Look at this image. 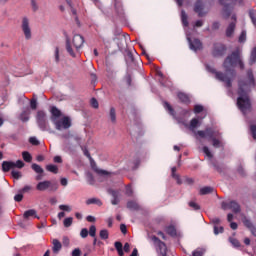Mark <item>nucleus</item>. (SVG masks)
Returning <instances> with one entry per match:
<instances>
[{"label": "nucleus", "mask_w": 256, "mask_h": 256, "mask_svg": "<svg viewBox=\"0 0 256 256\" xmlns=\"http://www.w3.org/2000/svg\"><path fill=\"white\" fill-rule=\"evenodd\" d=\"M237 66L240 67L242 71L245 69V63L243 62L239 48L234 50L231 55H228L224 60L223 68L225 69V73L216 71L215 68L211 66H206V69L210 73H214L217 81H221V83H224L225 87L231 89V87H233V81H235V77H237V71L234 69Z\"/></svg>", "instance_id": "1"}, {"label": "nucleus", "mask_w": 256, "mask_h": 256, "mask_svg": "<svg viewBox=\"0 0 256 256\" xmlns=\"http://www.w3.org/2000/svg\"><path fill=\"white\" fill-rule=\"evenodd\" d=\"M255 87V77L253 70L247 71V78L238 82V99L237 105L243 115L251 113V100H249V91Z\"/></svg>", "instance_id": "2"}, {"label": "nucleus", "mask_w": 256, "mask_h": 256, "mask_svg": "<svg viewBox=\"0 0 256 256\" xmlns=\"http://www.w3.org/2000/svg\"><path fill=\"white\" fill-rule=\"evenodd\" d=\"M195 135L201 137V139L209 138L212 141V146L215 149H221L225 146L223 143V137H221V133L219 131L214 130L213 128H206L205 131L199 130L195 132Z\"/></svg>", "instance_id": "3"}, {"label": "nucleus", "mask_w": 256, "mask_h": 256, "mask_svg": "<svg viewBox=\"0 0 256 256\" xmlns=\"http://www.w3.org/2000/svg\"><path fill=\"white\" fill-rule=\"evenodd\" d=\"M85 38L80 34H75L72 41L69 37H66V51L70 57H77V53L83 48Z\"/></svg>", "instance_id": "4"}, {"label": "nucleus", "mask_w": 256, "mask_h": 256, "mask_svg": "<svg viewBox=\"0 0 256 256\" xmlns=\"http://www.w3.org/2000/svg\"><path fill=\"white\" fill-rule=\"evenodd\" d=\"M36 123L41 131H48V133H55V130L49 126L47 120V113L43 110H39L36 115Z\"/></svg>", "instance_id": "5"}, {"label": "nucleus", "mask_w": 256, "mask_h": 256, "mask_svg": "<svg viewBox=\"0 0 256 256\" xmlns=\"http://www.w3.org/2000/svg\"><path fill=\"white\" fill-rule=\"evenodd\" d=\"M52 123L57 131H64L65 129H69L71 127V118L68 116H63L57 120L53 119Z\"/></svg>", "instance_id": "6"}, {"label": "nucleus", "mask_w": 256, "mask_h": 256, "mask_svg": "<svg viewBox=\"0 0 256 256\" xmlns=\"http://www.w3.org/2000/svg\"><path fill=\"white\" fill-rule=\"evenodd\" d=\"M235 1L237 0H219L220 5L223 6L222 17H224V19H229V17H231V13L233 11V7L231 5L234 4Z\"/></svg>", "instance_id": "7"}, {"label": "nucleus", "mask_w": 256, "mask_h": 256, "mask_svg": "<svg viewBox=\"0 0 256 256\" xmlns=\"http://www.w3.org/2000/svg\"><path fill=\"white\" fill-rule=\"evenodd\" d=\"M21 29L26 41L31 40L33 37V33L31 32V22L29 21V18H22Z\"/></svg>", "instance_id": "8"}, {"label": "nucleus", "mask_w": 256, "mask_h": 256, "mask_svg": "<svg viewBox=\"0 0 256 256\" xmlns=\"http://www.w3.org/2000/svg\"><path fill=\"white\" fill-rule=\"evenodd\" d=\"M15 167L17 169H23V167H25V163L21 160H18L16 162L4 161L2 163V170L4 171V173H7L8 171H11V169H15Z\"/></svg>", "instance_id": "9"}, {"label": "nucleus", "mask_w": 256, "mask_h": 256, "mask_svg": "<svg viewBox=\"0 0 256 256\" xmlns=\"http://www.w3.org/2000/svg\"><path fill=\"white\" fill-rule=\"evenodd\" d=\"M37 191H47V189H50V191H57L59 189V184L57 183H52L49 180H45L42 182H39L36 185Z\"/></svg>", "instance_id": "10"}, {"label": "nucleus", "mask_w": 256, "mask_h": 256, "mask_svg": "<svg viewBox=\"0 0 256 256\" xmlns=\"http://www.w3.org/2000/svg\"><path fill=\"white\" fill-rule=\"evenodd\" d=\"M149 239L158 247L161 256H167V246L157 236H150Z\"/></svg>", "instance_id": "11"}, {"label": "nucleus", "mask_w": 256, "mask_h": 256, "mask_svg": "<svg viewBox=\"0 0 256 256\" xmlns=\"http://www.w3.org/2000/svg\"><path fill=\"white\" fill-rule=\"evenodd\" d=\"M226 51H227V48L225 47V45L221 43H215L213 45L212 55L213 57H223Z\"/></svg>", "instance_id": "12"}, {"label": "nucleus", "mask_w": 256, "mask_h": 256, "mask_svg": "<svg viewBox=\"0 0 256 256\" xmlns=\"http://www.w3.org/2000/svg\"><path fill=\"white\" fill-rule=\"evenodd\" d=\"M194 11L198 14V17H205L209 13V9H205L203 1L198 0L194 5Z\"/></svg>", "instance_id": "13"}, {"label": "nucleus", "mask_w": 256, "mask_h": 256, "mask_svg": "<svg viewBox=\"0 0 256 256\" xmlns=\"http://www.w3.org/2000/svg\"><path fill=\"white\" fill-rule=\"evenodd\" d=\"M223 209H231L233 213H241V205L237 201H230L229 203H222Z\"/></svg>", "instance_id": "14"}, {"label": "nucleus", "mask_w": 256, "mask_h": 256, "mask_svg": "<svg viewBox=\"0 0 256 256\" xmlns=\"http://www.w3.org/2000/svg\"><path fill=\"white\" fill-rule=\"evenodd\" d=\"M187 41L190 45L191 51H201V49H203V44L201 43V40L197 38L191 40L190 37H187Z\"/></svg>", "instance_id": "15"}, {"label": "nucleus", "mask_w": 256, "mask_h": 256, "mask_svg": "<svg viewBox=\"0 0 256 256\" xmlns=\"http://www.w3.org/2000/svg\"><path fill=\"white\" fill-rule=\"evenodd\" d=\"M232 22L228 25L226 29V37H233V33H235V25L237 23V17L235 14L232 15L231 17Z\"/></svg>", "instance_id": "16"}, {"label": "nucleus", "mask_w": 256, "mask_h": 256, "mask_svg": "<svg viewBox=\"0 0 256 256\" xmlns=\"http://www.w3.org/2000/svg\"><path fill=\"white\" fill-rule=\"evenodd\" d=\"M31 115V109L29 107H26L22 110L20 115L18 116V119L22 121V123H27L29 121Z\"/></svg>", "instance_id": "17"}, {"label": "nucleus", "mask_w": 256, "mask_h": 256, "mask_svg": "<svg viewBox=\"0 0 256 256\" xmlns=\"http://www.w3.org/2000/svg\"><path fill=\"white\" fill-rule=\"evenodd\" d=\"M50 121L53 122V119H55L57 121V119H60L61 117H63V113H61V110L57 109V107L52 106L50 109Z\"/></svg>", "instance_id": "18"}, {"label": "nucleus", "mask_w": 256, "mask_h": 256, "mask_svg": "<svg viewBox=\"0 0 256 256\" xmlns=\"http://www.w3.org/2000/svg\"><path fill=\"white\" fill-rule=\"evenodd\" d=\"M52 245H53L52 251H53V253H55V255H57L59 253V251H61V249H63V245L57 239L52 240Z\"/></svg>", "instance_id": "19"}, {"label": "nucleus", "mask_w": 256, "mask_h": 256, "mask_svg": "<svg viewBox=\"0 0 256 256\" xmlns=\"http://www.w3.org/2000/svg\"><path fill=\"white\" fill-rule=\"evenodd\" d=\"M108 193L113 197L111 201L112 205H119V192L113 189H109Z\"/></svg>", "instance_id": "20"}, {"label": "nucleus", "mask_w": 256, "mask_h": 256, "mask_svg": "<svg viewBox=\"0 0 256 256\" xmlns=\"http://www.w3.org/2000/svg\"><path fill=\"white\" fill-rule=\"evenodd\" d=\"M23 217L24 219H29V217H35V219H39V216H37V210L35 209L25 211Z\"/></svg>", "instance_id": "21"}, {"label": "nucleus", "mask_w": 256, "mask_h": 256, "mask_svg": "<svg viewBox=\"0 0 256 256\" xmlns=\"http://www.w3.org/2000/svg\"><path fill=\"white\" fill-rule=\"evenodd\" d=\"M86 205H98V207H101V205H103V202H101V199L99 198H89L86 201Z\"/></svg>", "instance_id": "22"}, {"label": "nucleus", "mask_w": 256, "mask_h": 256, "mask_svg": "<svg viewBox=\"0 0 256 256\" xmlns=\"http://www.w3.org/2000/svg\"><path fill=\"white\" fill-rule=\"evenodd\" d=\"M213 191H215L213 187L205 186L200 189L199 193L200 195H210V193H213Z\"/></svg>", "instance_id": "23"}, {"label": "nucleus", "mask_w": 256, "mask_h": 256, "mask_svg": "<svg viewBox=\"0 0 256 256\" xmlns=\"http://www.w3.org/2000/svg\"><path fill=\"white\" fill-rule=\"evenodd\" d=\"M177 167H172V177L175 179V181L178 183V185H181L183 183V180H181V176L176 173Z\"/></svg>", "instance_id": "24"}, {"label": "nucleus", "mask_w": 256, "mask_h": 256, "mask_svg": "<svg viewBox=\"0 0 256 256\" xmlns=\"http://www.w3.org/2000/svg\"><path fill=\"white\" fill-rule=\"evenodd\" d=\"M127 209H130V211H138L139 204L135 201H128L127 202Z\"/></svg>", "instance_id": "25"}, {"label": "nucleus", "mask_w": 256, "mask_h": 256, "mask_svg": "<svg viewBox=\"0 0 256 256\" xmlns=\"http://www.w3.org/2000/svg\"><path fill=\"white\" fill-rule=\"evenodd\" d=\"M199 119L194 118L190 121V126L189 129L190 131H193L195 133V129H197V127H199Z\"/></svg>", "instance_id": "26"}, {"label": "nucleus", "mask_w": 256, "mask_h": 256, "mask_svg": "<svg viewBox=\"0 0 256 256\" xmlns=\"http://www.w3.org/2000/svg\"><path fill=\"white\" fill-rule=\"evenodd\" d=\"M46 171H49L50 173H54L57 175L59 173V168L56 165L49 164L46 166Z\"/></svg>", "instance_id": "27"}, {"label": "nucleus", "mask_w": 256, "mask_h": 256, "mask_svg": "<svg viewBox=\"0 0 256 256\" xmlns=\"http://www.w3.org/2000/svg\"><path fill=\"white\" fill-rule=\"evenodd\" d=\"M109 117H110V121L112 123H116L117 122V113H116L114 107L110 108Z\"/></svg>", "instance_id": "28"}, {"label": "nucleus", "mask_w": 256, "mask_h": 256, "mask_svg": "<svg viewBox=\"0 0 256 256\" xmlns=\"http://www.w3.org/2000/svg\"><path fill=\"white\" fill-rule=\"evenodd\" d=\"M114 246L115 249L118 251L119 256L125 255V253L123 252V244L121 242H115Z\"/></svg>", "instance_id": "29"}, {"label": "nucleus", "mask_w": 256, "mask_h": 256, "mask_svg": "<svg viewBox=\"0 0 256 256\" xmlns=\"http://www.w3.org/2000/svg\"><path fill=\"white\" fill-rule=\"evenodd\" d=\"M23 160L26 161V163H31L33 161V156L27 151L22 152Z\"/></svg>", "instance_id": "30"}, {"label": "nucleus", "mask_w": 256, "mask_h": 256, "mask_svg": "<svg viewBox=\"0 0 256 256\" xmlns=\"http://www.w3.org/2000/svg\"><path fill=\"white\" fill-rule=\"evenodd\" d=\"M242 223L247 227L248 229H253V223H251V220H249L246 216L242 217Z\"/></svg>", "instance_id": "31"}, {"label": "nucleus", "mask_w": 256, "mask_h": 256, "mask_svg": "<svg viewBox=\"0 0 256 256\" xmlns=\"http://www.w3.org/2000/svg\"><path fill=\"white\" fill-rule=\"evenodd\" d=\"M255 63H256V47L251 51L249 65H255Z\"/></svg>", "instance_id": "32"}, {"label": "nucleus", "mask_w": 256, "mask_h": 256, "mask_svg": "<svg viewBox=\"0 0 256 256\" xmlns=\"http://www.w3.org/2000/svg\"><path fill=\"white\" fill-rule=\"evenodd\" d=\"M181 19L184 27H187L189 25V21H187V13H185V10L181 11Z\"/></svg>", "instance_id": "33"}, {"label": "nucleus", "mask_w": 256, "mask_h": 256, "mask_svg": "<svg viewBox=\"0 0 256 256\" xmlns=\"http://www.w3.org/2000/svg\"><path fill=\"white\" fill-rule=\"evenodd\" d=\"M178 99L182 103H189V96H187V94H185V93H178Z\"/></svg>", "instance_id": "34"}, {"label": "nucleus", "mask_w": 256, "mask_h": 256, "mask_svg": "<svg viewBox=\"0 0 256 256\" xmlns=\"http://www.w3.org/2000/svg\"><path fill=\"white\" fill-rule=\"evenodd\" d=\"M31 168L33 169V171H35V173L39 174V173H45V170H43V168L38 165V164H32Z\"/></svg>", "instance_id": "35"}, {"label": "nucleus", "mask_w": 256, "mask_h": 256, "mask_svg": "<svg viewBox=\"0 0 256 256\" xmlns=\"http://www.w3.org/2000/svg\"><path fill=\"white\" fill-rule=\"evenodd\" d=\"M166 233H168V235H171L172 237H175V235H177V230L175 229V227L169 226L166 229Z\"/></svg>", "instance_id": "36"}, {"label": "nucleus", "mask_w": 256, "mask_h": 256, "mask_svg": "<svg viewBox=\"0 0 256 256\" xmlns=\"http://www.w3.org/2000/svg\"><path fill=\"white\" fill-rule=\"evenodd\" d=\"M64 227H71L73 225V217L65 218L63 221Z\"/></svg>", "instance_id": "37"}, {"label": "nucleus", "mask_w": 256, "mask_h": 256, "mask_svg": "<svg viewBox=\"0 0 256 256\" xmlns=\"http://www.w3.org/2000/svg\"><path fill=\"white\" fill-rule=\"evenodd\" d=\"M100 238L103 240L109 239V231L107 229H103L100 231Z\"/></svg>", "instance_id": "38"}, {"label": "nucleus", "mask_w": 256, "mask_h": 256, "mask_svg": "<svg viewBox=\"0 0 256 256\" xmlns=\"http://www.w3.org/2000/svg\"><path fill=\"white\" fill-rule=\"evenodd\" d=\"M126 61L128 63H133V61H135V58L133 57V52L131 51L126 52Z\"/></svg>", "instance_id": "39"}, {"label": "nucleus", "mask_w": 256, "mask_h": 256, "mask_svg": "<svg viewBox=\"0 0 256 256\" xmlns=\"http://www.w3.org/2000/svg\"><path fill=\"white\" fill-rule=\"evenodd\" d=\"M249 15H250V19H251L253 25H255V27H256V11L250 10Z\"/></svg>", "instance_id": "40"}, {"label": "nucleus", "mask_w": 256, "mask_h": 256, "mask_svg": "<svg viewBox=\"0 0 256 256\" xmlns=\"http://www.w3.org/2000/svg\"><path fill=\"white\" fill-rule=\"evenodd\" d=\"M203 153H205V155H206L209 159H213V154L211 153V150H209V147L204 146V147H203Z\"/></svg>", "instance_id": "41"}, {"label": "nucleus", "mask_w": 256, "mask_h": 256, "mask_svg": "<svg viewBox=\"0 0 256 256\" xmlns=\"http://www.w3.org/2000/svg\"><path fill=\"white\" fill-rule=\"evenodd\" d=\"M204 253H205V249H203V248H198V249H196V250L192 253V256H203Z\"/></svg>", "instance_id": "42"}, {"label": "nucleus", "mask_w": 256, "mask_h": 256, "mask_svg": "<svg viewBox=\"0 0 256 256\" xmlns=\"http://www.w3.org/2000/svg\"><path fill=\"white\" fill-rule=\"evenodd\" d=\"M89 235L90 237H95V235H97V227H95V225L90 226Z\"/></svg>", "instance_id": "43"}, {"label": "nucleus", "mask_w": 256, "mask_h": 256, "mask_svg": "<svg viewBox=\"0 0 256 256\" xmlns=\"http://www.w3.org/2000/svg\"><path fill=\"white\" fill-rule=\"evenodd\" d=\"M86 177H87V179H88L89 185H94V183H95V178H93V174H91L90 172H88V173L86 174Z\"/></svg>", "instance_id": "44"}, {"label": "nucleus", "mask_w": 256, "mask_h": 256, "mask_svg": "<svg viewBox=\"0 0 256 256\" xmlns=\"http://www.w3.org/2000/svg\"><path fill=\"white\" fill-rule=\"evenodd\" d=\"M237 173L240 174L241 177H245L247 175L245 168H243L241 165L238 166Z\"/></svg>", "instance_id": "45"}, {"label": "nucleus", "mask_w": 256, "mask_h": 256, "mask_svg": "<svg viewBox=\"0 0 256 256\" xmlns=\"http://www.w3.org/2000/svg\"><path fill=\"white\" fill-rule=\"evenodd\" d=\"M164 107H166V109H168L170 115H172L173 117H175V110H173V107H171V105L169 103H165Z\"/></svg>", "instance_id": "46"}, {"label": "nucleus", "mask_w": 256, "mask_h": 256, "mask_svg": "<svg viewBox=\"0 0 256 256\" xmlns=\"http://www.w3.org/2000/svg\"><path fill=\"white\" fill-rule=\"evenodd\" d=\"M88 235H89V230H87V228H83L80 232V236L82 237V239H86Z\"/></svg>", "instance_id": "47"}, {"label": "nucleus", "mask_w": 256, "mask_h": 256, "mask_svg": "<svg viewBox=\"0 0 256 256\" xmlns=\"http://www.w3.org/2000/svg\"><path fill=\"white\" fill-rule=\"evenodd\" d=\"M247 39V32L242 31L240 37H239V43H245V40Z\"/></svg>", "instance_id": "48"}, {"label": "nucleus", "mask_w": 256, "mask_h": 256, "mask_svg": "<svg viewBox=\"0 0 256 256\" xmlns=\"http://www.w3.org/2000/svg\"><path fill=\"white\" fill-rule=\"evenodd\" d=\"M223 226L218 227L217 225L214 226V234L219 235V233H223Z\"/></svg>", "instance_id": "49"}, {"label": "nucleus", "mask_w": 256, "mask_h": 256, "mask_svg": "<svg viewBox=\"0 0 256 256\" xmlns=\"http://www.w3.org/2000/svg\"><path fill=\"white\" fill-rule=\"evenodd\" d=\"M59 209L61 211H67L68 213H71V206H69V205H60Z\"/></svg>", "instance_id": "50"}, {"label": "nucleus", "mask_w": 256, "mask_h": 256, "mask_svg": "<svg viewBox=\"0 0 256 256\" xmlns=\"http://www.w3.org/2000/svg\"><path fill=\"white\" fill-rule=\"evenodd\" d=\"M54 57H55V62H56V63H59V61H60L59 47H56V48H55Z\"/></svg>", "instance_id": "51"}, {"label": "nucleus", "mask_w": 256, "mask_h": 256, "mask_svg": "<svg viewBox=\"0 0 256 256\" xmlns=\"http://www.w3.org/2000/svg\"><path fill=\"white\" fill-rule=\"evenodd\" d=\"M11 173H12V177L14 179H21V177H22L21 172H19V171L13 170Z\"/></svg>", "instance_id": "52"}, {"label": "nucleus", "mask_w": 256, "mask_h": 256, "mask_svg": "<svg viewBox=\"0 0 256 256\" xmlns=\"http://www.w3.org/2000/svg\"><path fill=\"white\" fill-rule=\"evenodd\" d=\"M30 107L33 111H35V109H37V99H32L30 101Z\"/></svg>", "instance_id": "53"}, {"label": "nucleus", "mask_w": 256, "mask_h": 256, "mask_svg": "<svg viewBox=\"0 0 256 256\" xmlns=\"http://www.w3.org/2000/svg\"><path fill=\"white\" fill-rule=\"evenodd\" d=\"M189 207H192V209H194L195 211L200 209L199 204H197L193 201L189 202Z\"/></svg>", "instance_id": "54"}, {"label": "nucleus", "mask_w": 256, "mask_h": 256, "mask_svg": "<svg viewBox=\"0 0 256 256\" xmlns=\"http://www.w3.org/2000/svg\"><path fill=\"white\" fill-rule=\"evenodd\" d=\"M91 105H92V107H94V109H99V102H97V99L92 98Z\"/></svg>", "instance_id": "55"}, {"label": "nucleus", "mask_w": 256, "mask_h": 256, "mask_svg": "<svg viewBox=\"0 0 256 256\" xmlns=\"http://www.w3.org/2000/svg\"><path fill=\"white\" fill-rule=\"evenodd\" d=\"M230 243L234 246V247H239L240 246V243L237 239H234V238H230L229 239Z\"/></svg>", "instance_id": "56"}, {"label": "nucleus", "mask_w": 256, "mask_h": 256, "mask_svg": "<svg viewBox=\"0 0 256 256\" xmlns=\"http://www.w3.org/2000/svg\"><path fill=\"white\" fill-rule=\"evenodd\" d=\"M29 191H31V186L26 185L23 189L19 190V193H29Z\"/></svg>", "instance_id": "57"}, {"label": "nucleus", "mask_w": 256, "mask_h": 256, "mask_svg": "<svg viewBox=\"0 0 256 256\" xmlns=\"http://www.w3.org/2000/svg\"><path fill=\"white\" fill-rule=\"evenodd\" d=\"M201 112H203V106L195 105L194 106V113H201Z\"/></svg>", "instance_id": "58"}, {"label": "nucleus", "mask_w": 256, "mask_h": 256, "mask_svg": "<svg viewBox=\"0 0 256 256\" xmlns=\"http://www.w3.org/2000/svg\"><path fill=\"white\" fill-rule=\"evenodd\" d=\"M95 171H96V173H98V175H102V176L109 175V172H107L105 170L96 168Z\"/></svg>", "instance_id": "59"}, {"label": "nucleus", "mask_w": 256, "mask_h": 256, "mask_svg": "<svg viewBox=\"0 0 256 256\" xmlns=\"http://www.w3.org/2000/svg\"><path fill=\"white\" fill-rule=\"evenodd\" d=\"M80 255H81V249L79 248H75L71 253V256H80Z\"/></svg>", "instance_id": "60"}, {"label": "nucleus", "mask_w": 256, "mask_h": 256, "mask_svg": "<svg viewBox=\"0 0 256 256\" xmlns=\"http://www.w3.org/2000/svg\"><path fill=\"white\" fill-rule=\"evenodd\" d=\"M250 131H251V134H252L253 139H256V126H255V125H252V126L250 127Z\"/></svg>", "instance_id": "61"}, {"label": "nucleus", "mask_w": 256, "mask_h": 256, "mask_svg": "<svg viewBox=\"0 0 256 256\" xmlns=\"http://www.w3.org/2000/svg\"><path fill=\"white\" fill-rule=\"evenodd\" d=\"M31 5H32L33 11L39 10V6L37 5V2L35 0H31Z\"/></svg>", "instance_id": "62"}, {"label": "nucleus", "mask_w": 256, "mask_h": 256, "mask_svg": "<svg viewBox=\"0 0 256 256\" xmlns=\"http://www.w3.org/2000/svg\"><path fill=\"white\" fill-rule=\"evenodd\" d=\"M14 200L17 201L18 203L23 201V194H17L14 196Z\"/></svg>", "instance_id": "63"}, {"label": "nucleus", "mask_w": 256, "mask_h": 256, "mask_svg": "<svg viewBox=\"0 0 256 256\" xmlns=\"http://www.w3.org/2000/svg\"><path fill=\"white\" fill-rule=\"evenodd\" d=\"M29 141L32 145H39V140L36 137H31Z\"/></svg>", "instance_id": "64"}]
</instances>
